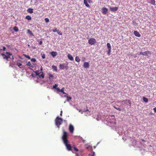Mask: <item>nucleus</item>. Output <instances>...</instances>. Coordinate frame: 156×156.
I'll return each instance as SVG.
<instances>
[{
    "label": "nucleus",
    "instance_id": "nucleus-1",
    "mask_svg": "<svg viewBox=\"0 0 156 156\" xmlns=\"http://www.w3.org/2000/svg\"><path fill=\"white\" fill-rule=\"evenodd\" d=\"M63 133L62 137V139L66 147L67 150L69 151H70L72 150V147L70 144H68L69 141L67 140L68 133L64 130H63Z\"/></svg>",
    "mask_w": 156,
    "mask_h": 156
},
{
    "label": "nucleus",
    "instance_id": "nucleus-2",
    "mask_svg": "<svg viewBox=\"0 0 156 156\" xmlns=\"http://www.w3.org/2000/svg\"><path fill=\"white\" fill-rule=\"evenodd\" d=\"M62 122V119L61 118H59L58 117H57L55 120V123L56 125L59 126L61 125Z\"/></svg>",
    "mask_w": 156,
    "mask_h": 156
},
{
    "label": "nucleus",
    "instance_id": "nucleus-3",
    "mask_svg": "<svg viewBox=\"0 0 156 156\" xmlns=\"http://www.w3.org/2000/svg\"><path fill=\"white\" fill-rule=\"evenodd\" d=\"M96 40L94 38H90L88 41V43L91 45L94 44L96 43Z\"/></svg>",
    "mask_w": 156,
    "mask_h": 156
},
{
    "label": "nucleus",
    "instance_id": "nucleus-4",
    "mask_svg": "<svg viewBox=\"0 0 156 156\" xmlns=\"http://www.w3.org/2000/svg\"><path fill=\"white\" fill-rule=\"evenodd\" d=\"M68 67V66L67 65H66L65 64H61L59 65V68L61 70H63L65 68H67Z\"/></svg>",
    "mask_w": 156,
    "mask_h": 156
},
{
    "label": "nucleus",
    "instance_id": "nucleus-5",
    "mask_svg": "<svg viewBox=\"0 0 156 156\" xmlns=\"http://www.w3.org/2000/svg\"><path fill=\"white\" fill-rule=\"evenodd\" d=\"M148 54H151L150 51H147L144 52H141L140 53V55H142L144 56H147Z\"/></svg>",
    "mask_w": 156,
    "mask_h": 156
},
{
    "label": "nucleus",
    "instance_id": "nucleus-6",
    "mask_svg": "<svg viewBox=\"0 0 156 156\" xmlns=\"http://www.w3.org/2000/svg\"><path fill=\"white\" fill-rule=\"evenodd\" d=\"M69 130L70 132L71 133H73V132L74 128L73 126L72 125L70 124L69 125Z\"/></svg>",
    "mask_w": 156,
    "mask_h": 156
},
{
    "label": "nucleus",
    "instance_id": "nucleus-7",
    "mask_svg": "<svg viewBox=\"0 0 156 156\" xmlns=\"http://www.w3.org/2000/svg\"><path fill=\"white\" fill-rule=\"evenodd\" d=\"M90 65L89 62H84L83 65V67L84 68H88L89 67Z\"/></svg>",
    "mask_w": 156,
    "mask_h": 156
},
{
    "label": "nucleus",
    "instance_id": "nucleus-8",
    "mask_svg": "<svg viewBox=\"0 0 156 156\" xmlns=\"http://www.w3.org/2000/svg\"><path fill=\"white\" fill-rule=\"evenodd\" d=\"M110 9L111 11L113 12H115L117 11L118 9V7H110Z\"/></svg>",
    "mask_w": 156,
    "mask_h": 156
},
{
    "label": "nucleus",
    "instance_id": "nucleus-9",
    "mask_svg": "<svg viewBox=\"0 0 156 156\" xmlns=\"http://www.w3.org/2000/svg\"><path fill=\"white\" fill-rule=\"evenodd\" d=\"M21 61L20 60H19L17 61L16 63L17 65L20 68H21L22 67H21L22 66V63L21 62Z\"/></svg>",
    "mask_w": 156,
    "mask_h": 156
},
{
    "label": "nucleus",
    "instance_id": "nucleus-10",
    "mask_svg": "<svg viewBox=\"0 0 156 156\" xmlns=\"http://www.w3.org/2000/svg\"><path fill=\"white\" fill-rule=\"evenodd\" d=\"M102 13L104 14H106L108 12V9L106 7L103 8L102 9Z\"/></svg>",
    "mask_w": 156,
    "mask_h": 156
},
{
    "label": "nucleus",
    "instance_id": "nucleus-11",
    "mask_svg": "<svg viewBox=\"0 0 156 156\" xmlns=\"http://www.w3.org/2000/svg\"><path fill=\"white\" fill-rule=\"evenodd\" d=\"M135 35L136 37H140L141 36L140 34L137 31H135L134 32Z\"/></svg>",
    "mask_w": 156,
    "mask_h": 156
},
{
    "label": "nucleus",
    "instance_id": "nucleus-12",
    "mask_svg": "<svg viewBox=\"0 0 156 156\" xmlns=\"http://www.w3.org/2000/svg\"><path fill=\"white\" fill-rule=\"evenodd\" d=\"M1 55L2 56L3 59H6L7 60H8V59L10 58V56H7L4 54H2Z\"/></svg>",
    "mask_w": 156,
    "mask_h": 156
},
{
    "label": "nucleus",
    "instance_id": "nucleus-13",
    "mask_svg": "<svg viewBox=\"0 0 156 156\" xmlns=\"http://www.w3.org/2000/svg\"><path fill=\"white\" fill-rule=\"evenodd\" d=\"M68 58L71 61L73 60V56L70 54H68L67 55Z\"/></svg>",
    "mask_w": 156,
    "mask_h": 156
},
{
    "label": "nucleus",
    "instance_id": "nucleus-14",
    "mask_svg": "<svg viewBox=\"0 0 156 156\" xmlns=\"http://www.w3.org/2000/svg\"><path fill=\"white\" fill-rule=\"evenodd\" d=\"M51 54L53 57H54L57 55V53L56 51H52L51 52Z\"/></svg>",
    "mask_w": 156,
    "mask_h": 156
},
{
    "label": "nucleus",
    "instance_id": "nucleus-15",
    "mask_svg": "<svg viewBox=\"0 0 156 156\" xmlns=\"http://www.w3.org/2000/svg\"><path fill=\"white\" fill-rule=\"evenodd\" d=\"M88 2L87 0H84V4L85 6L87 7H89L90 5L88 4Z\"/></svg>",
    "mask_w": 156,
    "mask_h": 156
},
{
    "label": "nucleus",
    "instance_id": "nucleus-16",
    "mask_svg": "<svg viewBox=\"0 0 156 156\" xmlns=\"http://www.w3.org/2000/svg\"><path fill=\"white\" fill-rule=\"evenodd\" d=\"M52 68L53 71H55L56 72L57 71V67L56 66L53 65L52 66Z\"/></svg>",
    "mask_w": 156,
    "mask_h": 156
},
{
    "label": "nucleus",
    "instance_id": "nucleus-17",
    "mask_svg": "<svg viewBox=\"0 0 156 156\" xmlns=\"http://www.w3.org/2000/svg\"><path fill=\"white\" fill-rule=\"evenodd\" d=\"M65 89V88L64 87H62V89H61V90H60V92H61L62 93V94H63L67 95V93H66L64 91Z\"/></svg>",
    "mask_w": 156,
    "mask_h": 156
},
{
    "label": "nucleus",
    "instance_id": "nucleus-18",
    "mask_svg": "<svg viewBox=\"0 0 156 156\" xmlns=\"http://www.w3.org/2000/svg\"><path fill=\"white\" fill-rule=\"evenodd\" d=\"M27 33H28L30 35L34 36V35L32 31L28 29L27 30Z\"/></svg>",
    "mask_w": 156,
    "mask_h": 156
},
{
    "label": "nucleus",
    "instance_id": "nucleus-19",
    "mask_svg": "<svg viewBox=\"0 0 156 156\" xmlns=\"http://www.w3.org/2000/svg\"><path fill=\"white\" fill-rule=\"evenodd\" d=\"M33 9H31V8L28 9L27 10V12L30 13H33Z\"/></svg>",
    "mask_w": 156,
    "mask_h": 156
},
{
    "label": "nucleus",
    "instance_id": "nucleus-20",
    "mask_svg": "<svg viewBox=\"0 0 156 156\" xmlns=\"http://www.w3.org/2000/svg\"><path fill=\"white\" fill-rule=\"evenodd\" d=\"M107 46L108 49L111 50V47L110 44L109 43H108L107 44Z\"/></svg>",
    "mask_w": 156,
    "mask_h": 156
},
{
    "label": "nucleus",
    "instance_id": "nucleus-21",
    "mask_svg": "<svg viewBox=\"0 0 156 156\" xmlns=\"http://www.w3.org/2000/svg\"><path fill=\"white\" fill-rule=\"evenodd\" d=\"M75 59V61L77 62H79L80 61V59L78 56H76Z\"/></svg>",
    "mask_w": 156,
    "mask_h": 156
},
{
    "label": "nucleus",
    "instance_id": "nucleus-22",
    "mask_svg": "<svg viewBox=\"0 0 156 156\" xmlns=\"http://www.w3.org/2000/svg\"><path fill=\"white\" fill-rule=\"evenodd\" d=\"M38 76H39L40 78H44V74L42 72V73L41 74H39V75H38Z\"/></svg>",
    "mask_w": 156,
    "mask_h": 156
},
{
    "label": "nucleus",
    "instance_id": "nucleus-23",
    "mask_svg": "<svg viewBox=\"0 0 156 156\" xmlns=\"http://www.w3.org/2000/svg\"><path fill=\"white\" fill-rule=\"evenodd\" d=\"M142 98L143 99V100L145 102H148V99L147 98L143 97Z\"/></svg>",
    "mask_w": 156,
    "mask_h": 156
},
{
    "label": "nucleus",
    "instance_id": "nucleus-24",
    "mask_svg": "<svg viewBox=\"0 0 156 156\" xmlns=\"http://www.w3.org/2000/svg\"><path fill=\"white\" fill-rule=\"evenodd\" d=\"M25 18L28 20H31V17L29 15L26 16Z\"/></svg>",
    "mask_w": 156,
    "mask_h": 156
},
{
    "label": "nucleus",
    "instance_id": "nucleus-25",
    "mask_svg": "<svg viewBox=\"0 0 156 156\" xmlns=\"http://www.w3.org/2000/svg\"><path fill=\"white\" fill-rule=\"evenodd\" d=\"M151 3L153 5H155V0H151Z\"/></svg>",
    "mask_w": 156,
    "mask_h": 156
},
{
    "label": "nucleus",
    "instance_id": "nucleus-26",
    "mask_svg": "<svg viewBox=\"0 0 156 156\" xmlns=\"http://www.w3.org/2000/svg\"><path fill=\"white\" fill-rule=\"evenodd\" d=\"M14 30L16 32H17L19 31V29L17 27H15L13 28Z\"/></svg>",
    "mask_w": 156,
    "mask_h": 156
},
{
    "label": "nucleus",
    "instance_id": "nucleus-27",
    "mask_svg": "<svg viewBox=\"0 0 156 156\" xmlns=\"http://www.w3.org/2000/svg\"><path fill=\"white\" fill-rule=\"evenodd\" d=\"M39 70H37L35 71L34 72L35 73L36 75H38L40 74V73H39Z\"/></svg>",
    "mask_w": 156,
    "mask_h": 156
},
{
    "label": "nucleus",
    "instance_id": "nucleus-28",
    "mask_svg": "<svg viewBox=\"0 0 156 156\" xmlns=\"http://www.w3.org/2000/svg\"><path fill=\"white\" fill-rule=\"evenodd\" d=\"M23 55L24 56V57H26L27 58H28V59H30V57L28 55H25V54H24Z\"/></svg>",
    "mask_w": 156,
    "mask_h": 156
},
{
    "label": "nucleus",
    "instance_id": "nucleus-29",
    "mask_svg": "<svg viewBox=\"0 0 156 156\" xmlns=\"http://www.w3.org/2000/svg\"><path fill=\"white\" fill-rule=\"evenodd\" d=\"M57 33L58 34L60 35H62V33L61 32V31H59V30H58L57 31Z\"/></svg>",
    "mask_w": 156,
    "mask_h": 156
},
{
    "label": "nucleus",
    "instance_id": "nucleus-30",
    "mask_svg": "<svg viewBox=\"0 0 156 156\" xmlns=\"http://www.w3.org/2000/svg\"><path fill=\"white\" fill-rule=\"evenodd\" d=\"M53 77L54 76L51 73L49 74V79H51V78H53Z\"/></svg>",
    "mask_w": 156,
    "mask_h": 156
},
{
    "label": "nucleus",
    "instance_id": "nucleus-31",
    "mask_svg": "<svg viewBox=\"0 0 156 156\" xmlns=\"http://www.w3.org/2000/svg\"><path fill=\"white\" fill-rule=\"evenodd\" d=\"M113 107L115 108L117 110H119V111H121L122 110V109L120 108H117L115 106H114Z\"/></svg>",
    "mask_w": 156,
    "mask_h": 156
},
{
    "label": "nucleus",
    "instance_id": "nucleus-32",
    "mask_svg": "<svg viewBox=\"0 0 156 156\" xmlns=\"http://www.w3.org/2000/svg\"><path fill=\"white\" fill-rule=\"evenodd\" d=\"M58 86V85L57 84H55L53 86V88L56 89V88H57L56 87Z\"/></svg>",
    "mask_w": 156,
    "mask_h": 156
},
{
    "label": "nucleus",
    "instance_id": "nucleus-33",
    "mask_svg": "<svg viewBox=\"0 0 156 156\" xmlns=\"http://www.w3.org/2000/svg\"><path fill=\"white\" fill-rule=\"evenodd\" d=\"M44 20L46 23H48L49 22V19L47 18H45Z\"/></svg>",
    "mask_w": 156,
    "mask_h": 156
},
{
    "label": "nucleus",
    "instance_id": "nucleus-34",
    "mask_svg": "<svg viewBox=\"0 0 156 156\" xmlns=\"http://www.w3.org/2000/svg\"><path fill=\"white\" fill-rule=\"evenodd\" d=\"M31 61L34 62H36V60L35 58H32L31 59Z\"/></svg>",
    "mask_w": 156,
    "mask_h": 156
},
{
    "label": "nucleus",
    "instance_id": "nucleus-35",
    "mask_svg": "<svg viewBox=\"0 0 156 156\" xmlns=\"http://www.w3.org/2000/svg\"><path fill=\"white\" fill-rule=\"evenodd\" d=\"M6 54L8 55V56H9L10 55H12V54H11L10 52H6Z\"/></svg>",
    "mask_w": 156,
    "mask_h": 156
},
{
    "label": "nucleus",
    "instance_id": "nucleus-36",
    "mask_svg": "<svg viewBox=\"0 0 156 156\" xmlns=\"http://www.w3.org/2000/svg\"><path fill=\"white\" fill-rule=\"evenodd\" d=\"M111 50H108V52H107V54H108V55H110V52H111Z\"/></svg>",
    "mask_w": 156,
    "mask_h": 156
},
{
    "label": "nucleus",
    "instance_id": "nucleus-37",
    "mask_svg": "<svg viewBox=\"0 0 156 156\" xmlns=\"http://www.w3.org/2000/svg\"><path fill=\"white\" fill-rule=\"evenodd\" d=\"M31 65V64L30 62H28V63H27L26 65L30 66Z\"/></svg>",
    "mask_w": 156,
    "mask_h": 156
},
{
    "label": "nucleus",
    "instance_id": "nucleus-38",
    "mask_svg": "<svg viewBox=\"0 0 156 156\" xmlns=\"http://www.w3.org/2000/svg\"><path fill=\"white\" fill-rule=\"evenodd\" d=\"M52 31L54 32H57L58 30H57V29L56 28H55Z\"/></svg>",
    "mask_w": 156,
    "mask_h": 156
},
{
    "label": "nucleus",
    "instance_id": "nucleus-39",
    "mask_svg": "<svg viewBox=\"0 0 156 156\" xmlns=\"http://www.w3.org/2000/svg\"><path fill=\"white\" fill-rule=\"evenodd\" d=\"M42 57L43 59L45 58V54H43L42 55Z\"/></svg>",
    "mask_w": 156,
    "mask_h": 156
},
{
    "label": "nucleus",
    "instance_id": "nucleus-40",
    "mask_svg": "<svg viewBox=\"0 0 156 156\" xmlns=\"http://www.w3.org/2000/svg\"><path fill=\"white\" fill-rule=\"evenodd\" d=\"M56 90L58 92H60V90H61V89L60 88H58V87L57 88H56Z\"/></svg>",
    "mask_w": 156,
    "mask_h": 156
},
{
    "label": "nucleus",
    "instance_id": "nucleus-41",
    "mask_svg": "<svg viewBox=\"0 0 156 156\" xmlns=\"http://www.w3.org/2000/svg\"><path fill=\"white\" fill-rule=\"evenodd\" d=\"M132 23H133V24L134 25L135 24H136V23L135 21H133Z\"/></svg>",
    "mask_w": 156,
    "mask_h": 156
},
{
    "label": "nucleus",
    "instance_id": "nucleus-42",
    "mask_svg": "<svg viewBox=\"0 0 156 156\" xmlns=\"http://www.w3.org/2000/svg\"><path fill=\"white\" fill-rule=\"evenodd\" d=\"M67 98H68V100H67L68 101L69 100H71L72 99L70 97L67 96Z\"/></svg>",
    "mask_w": 156,
    "mask_h": 156
},
{
    "label": "nucleus",
    "instance_id": "nucleus-43",
    "mask_svg": "<svg viewBox=\"0 0 156 156\" xmlns=\"http://www.w3.org/2000/svg\"><path fill=\"white\" fill-rule=\"evenodd\" d=\"M86 59V58L84 57H83L82 58V61H84Z\"/></svg>",
    "mask_w": 156,
    "mask_h": 156
},
{
    "label": "nucleus",
    "instance_id": "nucleus-44",
    "mask_svg": "<svg viewBox=\"0 0 156 156\" xmlns=\"http://www.w3.org/2000/svg\"><path fill=\"white\" fill-rule=\"evenodd\" d=\"M74 149L75 151H79V150L77 148H76L75 147H74Z\"/></svg>",
    "mask_w": 156,
    "mask_h": 156
},
{
    "label": "nucleus",
    "instance_id": "nucleus-45",
    "mask_svg": "<svg viewBox=\"0 0 156 156\" xmlns=\"http://www.w3.org/2000/svg\"><path fill=\"white\" fill-rule=\"evenodd\" d=\"M88 2L89 3H91L92 2V1L91 0H87Z\"/></svg>",
    "mask_w": 156,
    "mask_h": 156
},
{
    "label": "nucleus",
    "instance_id": "nucleus-46",
    "mask_svg": "<svg viewBox=\"0 0 156 156\" xmlns=\"http://www.w3.org/2000/svg\"><path fill=\"white\" fill-rule=\"evenodd\" d=\"M42 44V41H40L39 42V44L40 45H41Z\"/></svg>",
    "mask_w": 156,
    "mask_h": 156
},
{
    "label": "nucleus",
    "instance_id": "nucleus-47",
    "mask_svg": "<svg viewBox=\"0 0 156 156\" xmlns=\"http://www.w3.org/2000/svg\"><path fill=\"white\" fill-rule=\"evenodd\" d=\"M5 50H6V48L5 47L3 46V51H5Z\"/></svg>",
    "mask_w": 156,
    "mask_h": 156
},
{
    "label": "nucleus",
    "instance_id": "nucleus-48",
    "mask_svg": "<svg viewBox=\"0 0 156 156\" xmlns=\"http://www.w3.org/2000/svg\"><path fill=\"white\" fill-rule=\"evenodd\" d=\"M153 110L154 112L156 113V107H155L153 108Z\"/></svg>",
    "mask_w": 156,
    "mask_h": 156
},
{
    "label": "nucleus",
    "instance_id": "nucleus-49",
    "mask_svg": "<svg viewBox=\"0 0 156 156\" xmlns=\"http://www.w3.org/2000/svg\"><path fill=\"white\" fill-rule=\"evenodd\" d=\"M62 111H61L60 112V115L61 116L62 115Z\"/></svg>",
    "mask_w": 156,
    "mask_h": 156
},
{
    "label": "nucleus",
    "instance_id": "nucleus-50",
    "mask_svg": "<svg viewBox=\"0 0 156 156\" xmlns=\"http://www.w3.org/2000/svg\"><path fill=\"white\" fill-rule=\"evenodd\" d=\"M141 140L142 142H146V141L144 139H141Z\"/></svg>",
    "mask_w": 156,
    "mask_h": 156
},
{
    "label": "nucleus",
    "instance_id": "nucleus-51",
    "mask_svg": "<svg viewBox=\"0 0 156 156\" xmlns=\"http://www.w3.org/2000/svg\"><path fill=\"white\" fill-rule=\"evenodd\" d=\"M128 103H129V104H131V101H130L128 100Z\"/></svg>",
    "mask_w": 156,
    "mask_h": 156
},
{
    "label": "nucleus",
    "instance_id": "nucleus-52",
    "mask_svg": "<svg viewBox=\"0 0 156 156\" xmlns=\"http://www.w3.org/2000/svg\"><path fill=\"white\" fill-rule=\"evenodd\" d=\"M126 101H124H124H122V102H125V103Z\"/></svg>",
    "mask_w": 156,
    "mask_h": 156
},
{
    "label": "nucleus",
    "instance_id": "nucleus-53",
    "mask_svg": "<svg viewBox=\"0 0 156 156\" xmlns=\"http://www.w3.org/2000/svg\"><path fill=\"white\" fill-rule=\"evenodd\" d=\"M90 147V146H88V147H86L87 149H88V148H89V147Z\"/></svg>",
    "mask_w": 156,
    "mask_h": 156
},
{
    "label": "nucleus",
    "instance_id": "nucleus-54",
    "mask_svg": "<svg viewBox=\"0 0 156 156\" xmlns=\"http://www.w3.org/2000/svg\"><path fill=\"white\" fill-rule=\"evenodd\" d=\"M88 111V109H87V110H86V111Z\"/></svg>",
    "mask_w": 156,
    "mask_h": 156
},
{
    "label": "nucleus",
    "instance_id": "nucleus-55",
    "mask_svg": "<svg viewBox=\"0 0 156 156\" xmlns=\"http://www.w3.org/2000/svg\"><path fill=\"white\" fill-rule=\"evenodd\" d=\"M94 152H93V155H94Z\"/></svg>",
    "mask_w": 156,
    "mask_h": 156
}]
</instances>
